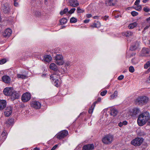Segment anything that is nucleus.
I'll list each match as a JSON object with an SVG mask.
<instances>
[{
	"mask_svg": "<svg viewBox=\"0 0 150 150\" xmlns=\"http://www.w3.org/2000/svg\"><path fill=\"white\" fill-rule=\"evenodd\" d=\"M13 120L11 119H8L7 121L6 122V124L9 125H12L13 123Z\"/></svg>",
	"mask_w": 150,
	"mask_h": 150,
	"instance_id": "4c0bfd02",
	"label": "nucleus"
},
{
	"mask_svg": "<svg viewBox=\"0 0 150 150\" xmlns=\"http://www.w3.org/2000/svg\"><path fill=\"white\" fill-rule=\"evenodd\" d=\"M86 16L87 18H90L92 17V15L91 14H88L86 15Z\"/></svg>",
	"mask_w": 150,
	"mask_h": 150,
	"instance_id": "864d4df0",
	"label": "nucleus"
},
{
	"mask_svg": "<svg viewBox=\"0 0 150 150\" xmlns=\"http://www.w3.org/2000/svg\"><path fill=\"white\" fill-rule=\"evenodd\" d=\"M67 20L65 18H63L60 20V22L61 25H63L67 23Z\"/></svg>",
	"mask_w": 150,
	"mask_h": 150,
	"instance_id": "473e14b6",
	"label": "nucleus"
},
{
	"mask_svg": "<svg viewBox=\"0 0 150 150\" xmlns=\"http://www.w3.org/2000/svg\"><path fill=\"white\" fill-rule=\"evenodd\" d=\"M11 33V30L10 28H8L3 33L2 36L4 38H8L10 36Z\"/></svg>",
	"mask_w": 150,
	"mask_h": 150,
	"instance_id": "ddd939ff",
	"label": "nucleus"
},
{
	"mask_svg": "<svg viewBox=\"0 0 150 150\" xmlns=\"http://www.w3.org/2000/svg\"><path fill=\"white\" fill-rule=\"evenodd\" d=\"M58 145H55L51 149V150H55L57 147Z\"/></svg>",
	"mask_w": 150,
	"mask_h": 150,
	"instance_id": "603ef678",
	"label": "nucleus"
},
{
	"mask_svg": "<svg viewBox=\"0 0 150 150\" xmlns=\"http://www.w3.org/2000/svg\"><path fill=\"white\" fill-rule=\"evenodd\" d=\"M94 19H97L98 18V17L97 16H94L93 17Z\"/></svg>",
	"mask_w": 150,
	"mask_h": 150,
	"instance_id": "338daca9",
	"label": "nucleus"
},
{
	"mask_svg": "<svg viewBox=\"0 0 150 150\" xmlns=\"http://www.w3.org/2000/svg\"><path fill=\"white\" fill-rule=\"evenodd\" d=\"M147 23L149 24V26H146L145 28L144 29H146L148 28L150 26V17L146 19V20Z\"/></svg>",
	"mask_w": 150,
	"mask_h": 150,
	"instance_id": "e433bc0d",
	"label": "nucleus"
},
{
	"mask_svg": "<svg viewBox=\"0 0 150 150\" xmlns=\"http://www.w3.org/2000/svg\"><path fill=\"white\" fill-rule=\"evenodd\" d=\"M12 111V107L10 106H8L7 107L5 111L4 112V114L6 117H8L11 114Z\"/></svg>",
	"mask_w": 150,
	"mask_h": 150,
	"instance_id": "4468645a",
	"label": "nucleus"
},
{
	"mask_svg": "<svg viewBox=\"0 0 150 150\" xmlns=\"http://www.w3.org/2000/svg\"><path fill=\"white\" fill-rule=\"evenodd\" d=\"M59 74L60 72L59 71H54L53 74L50 76V79L54 81L56 79H59Z\"/></svg>",
	"mask_w": 150,
	"mask_h": 150,
	"instance_id": "f8f14e48",
	"label": "nucleus"
},
{
	"mask_svg": "<svg viewBox=\"0 0 150 150\" xmlns=\"http://www.w3.org/2000/svg\"><path fill=\"white\" fill-rule=\"evenodd\" d=\"M94 148L93 144H89L84 146L83 147V150H92Z\"/></svg>",
	"mask_w": 150,
	"mask_h": 150,
	"instance_id": "2eb2a0df",
	"label": "nucleus"
},
{
	"mask_svg": "<svg viewBox=\"0 0 150 150\" xmlns=\"http://www.w3.org/2000/svg\"><path fill=\"white\" fill-rule=\"evenodd\" d=\"M140 112V109L137 108H133L131 111L130 115L132 116H135Z\"/></svg>",
	"mask_w": 150,
	"mask_h": 150,
	"instance_id": "dca6fc26",
	"label": "nucleus"
},
{
	"mask_svg": "<svg viewBox=\"0 0 150 150\" xmlns=\"http://www.w3.org/2000/svg\"><path fill=\"white\" fill-rule=\"evenodd\" d=\"M34 13L35 16L37 17H41L42 15L43 14V13L39 11H35Z\"/></svg>",
	"mask_w": 150,
	"mask_h": 150,
	"instance_id": "c85d7f7f",
	"label": "nucleus"
},
{
	"mask_svg": "<svg viewBox=\"0 0 150 150\" xmlns=\"http://www.w3.org/2000/svg\"><path fill=\"white\" fill-rule=\"evenodd\" d=\"M95 106L93 104H92L91 106V108L89 109L88 110V112L90 114H91L92 113L93 109L94 108Z\"/></svg>",
	"mask_w": 150,
	"mask_h": 150,
	"instance_id": "c9c22d12",
	"label": "nucleus"
},
{
	"mask_svg": "<svg viewBox=\"0 0 150 150\" xmlns=\"http://www.w3.org/2000/svg\"><path fill=\"white\" fill-rule=\"evenodd\" d=\"M89 20L88 19L85 20L83 22L85 23H87L89 22Z\"/></svg>",
	"mask_w": 150,
	"mask_h": 150,
	"instance_id": "bf43d9fd",
	"label": "nucleus"
},
{
	"mask_svg": "<svg viewBox=\"0 0 150 150\" xmlns=\"http://www.w3.org/2000/svg\"><path fill=\"white\" fill-rule=\"evenodd\" d=\"M143 139L142 138L137 137L131 141V144L135 146H140L142 143Z\"/></svg>",
	"mask_w": 150,
	"mask_h": 150,
	"instance_id": "20e7f679",
	"label": "nucleus"
},
{
	"mask_svg": "<svg viewBox=\"0 0 150 150\" xmlns=\"http://www.w3.org/2000/svg\"><path fill=\"white\" fill-rule=\"evenodd\" d=\"M140 1V0H136L134 3V4L135 5H139V3Z\"/></svg>",
	"mask_w": 150,
	"mask_h": 150,
	"instance_id": "3c124183",
	"label": "nucleus"
},
{
	"mask_svg": "<svg viewBox=\"0 0 150 150\" xmlns=\"http://www.w3.org/2000/svg\"><path fill=\"white\" fill-rule=\"evenodd\" d=\"M117 91H115L114 93L110 96V99H113L116 98L117 96Z\"/></svg>",
	"mask_w": 150,
	"mask_h": 150,
	"instance_id": "c756f323",
	"label": "nucleus"
},
{
	"mask_svg": "<svg viewBox=\"0 0 150 150\" xmlns=\"http://www.w3.org/2000/svg\"><path fill=\"white\" fill-rule=\"evenodd\" d=\"M107 91L106 90L104 91V96L107 93Z\"/></svg>",
	"mask_w": 150,
	"mask_h": 150,
	"instance_id": "0e129e2a",
	"label": "nucleus"
},
{
	"mask_svg": "<svg viewBox=\"0 0 150 150\" xmlns=\"http://www.w3.org/2000/svg\"><path fill=\"white\" fill-rule=\"evenodd\" d=\"M150 119V115L147 111L140 114L138 117L137 123L138 125L141 126L144 125Z\"/></svg>",
	"mask_w": 150,
	"mask_h": 150,
	"instance_id": "f257e3e1",
	"label": "nucleus"
},
{
	"mask_svg": "<svg viewBox=\"0 0 150 150\" xmlns=\"http://www.w3.org/2000/svg\"><path fill=\"white\" fill-rule=\"evenodd\" d=\"M50 68L51 69L53 70L54 71H59L58 70V68L57 65L54 63H51L50 64Z\"/></svg>",
	"mask_w": 150,
	"mask_h": 150,
	"instance_id": "a878e982",
	"label": "nucleus"
},
{
	"mask_svg": "<svg viewBox=\"0 0 150 150\" xmlns=\"http://www.w3.org/2000/svg\"><path fill=\"white\" fill-rule=\"evenodd\" d=\"M100 26V22H97L96 23H94L91 25V27L93 28H99Z\"/></svg>",
	"mask_w": 150,
	"mask_h": 150,
	"instance_id": "cd10ccee",
	"label": "nucleus"
},
{
	"mask_svg": "<svg viewBox=\"0 0 150 150\" xmlns=\"http://www.w3.org/2000/svg\"><path fill=\"white\" fill-rule=\"evenodd\" d=\"M71 23H75L77 22V19L74 17L71 18L70 20Z\"/></svg>",
	"mask_w": 150,
	"mask_h": 150,
	"instance_id": "ea45409f",
	"label": "nucleus"
},
{
	"mask_svg": "<svg viewBox=\"0 0 150 150\" xmlns=\"http://www.w3.org/2000/svg\"><path fill=\"white\" fill-rule=\"evenodd\" d=\"M17 76L18 79H25L26 77V76L25 75L20 74H17Z\"/></svg>",
	"mask_w": 150,
	"mask_h": 150,
	"instance_id": "72a5a7b5",
	"label": "nucleus"
},
{
	"mask_svg": "<svg viewBox=\"0 0 150 150\" xmlns=\"http://www.w3.org/2000/svg\"><path fill=\"white\" fill-rule=\"evenodd\" d=\"M124 78V76L123 75H121L118 78V79L119 80H122Z\"/></svg>",
	"mask_w": 150,
	"mask_h": 150,
	"instance_id": "8fccbe9b",
	"label": "nucleus"
},
{
	"mask_svg": "<svg viewBox=\"0 0 150 150\" xmlns=\"http://www.w3.org/2000/svg\"><path fill=\"white\" fill-rule=\"evenodd\" d=\"M123 125L122 122H120L118 124V125L120 127H122Z\"/></svg>",
	"mask_w": 150,
	"mask_h": 150,
	"instance_id": "4d7b16f0",
	"label": "nucleus"
},
{
	"mask_svg": "<svg viewBox=\"0 0 150 150\" xmlns=\"http://www.w3.org/2000/svg\"><path fill=\"white\" fill-rule=\"evenodd\" d=\"M122 122L124 125H126L127 124V122L126 121H123Z\"/></svg>",
	"mask_w": 150,
	"mask_h": 150,
	"instance_id": "6e6d98bb",
	"label": "nucleus"
},
{
	"mask_svg": "<svg viewBox=\"0 0 150 150\" xmlns=\"http://www.w3.org/2000/svg\"><path fill=\"white\" fill-rule=\"evenodd\" d=\"M134 9L138 11H140L142 9V6L140 5H137L134 7Z\"/></svg>",
	"mask_w": 150,
	"mask_h": 150,
	"instance_id": "58836bf2",
	"label": "nucleus"
},
{
	"mask_svg": "<svg viewBox=\"0 0 150 150\" xmlns=\"http://www.w3.org/2000/svg\"><path fill=\"white\" fill-rule=\"evenodd\" d=\"M69 3L70 6L73 7L77 6L79 5L78 2L77 0H69Z\"/></svg>",
	"mask_w": 150,
	"mask_h": 150,
	"instance_id": "f3484780",
	"label": "nucleus"
},
{
	"mask_svg": "<svg viewBox=\"0 0 150 150\" xmlns=\"http://www.w3.org/2000/svg\"><path fill=\"white\" fill-rule=\"evenodd\" d=\"M139 46V44L138 42H136L134 45H132L130 47V50H135Z\"/></svg>",
	"mask_w": 150,
	"mask_h": 150,
	"instance_id": "7c9ffc66",
	"label": "nucleus"
},
{
	"mask_svg": "<svg viewBox=\"0 0 150 150\" xmlns=\"http://www.w3.org/2000/svg\"><path fill=\"white\" fill-rule=\"evenodd\" d=\"M55 62L58 65H62L64 62L63 60V57L62 54H58L55 57Z\"/></svg>",
	"mask_w": 150,
	"mask_h": 150,
	"instance_id": "7ed1b4c3",
	"label": "nucleus"
},
{
	"mask_svg": "<svg viewBox=\"0 0 150 150\" xmlns=\"http://www.w3.org/2000/svg\"><path fill=\"white\" fill-rule=\"evenodd\" d=\"M65 65L66 66H70V63L69 62H67L65 63Z\"/></svg>",
	"mask_w": 150,
	"mask_h": 150,
	"instance_id": "13d9d810",
	"label": "nucleus"
},
{
	"mask_svg": "<svg viewBox=\"0 0 150 150\" xmlns=\"http://www.w3.org/2000/svg\"><path fill=\"white\" fill-rule=\"evenodd\" d=\"M30 105L31 107L35 109H39L40 108L41 104L39 101H33L30 103Z\"/></svg>",
	"mask_w": 150,
	"mask_h": 150,
	"instance_id": "1a4fd4ad",
	"label": "nucleus"
},
{
	"mask_svg": "<svg viewBox=\"0 0 150 150\" xmlns=\"http://www.w3.org/2000/svg\"><path fill=\"white\" fill-rule=\"evenodd\" d=\"M110 111V113L111 115L115 117L117 115L118 113L117 110L113 107H110L104 110V112H105L107 110Z\"/></svg>",
	"mask_w": 150,
	"mask_h": 150,
	"instance_id": "39448f33",
	"label": "nucleus"
},
{
	"mask_svg": "<svg viewBox=\"0 0 150 150\" xmlns=\"http://www.w3.org/2000/svg\"><path fill=\"white\" fill-rule=\"evenodd\" d=\"M14 5L15 6H18V4L16 1H14Z\"/></svg>",
	"mask_w": 150,
	"mask_h": 150,
	"instance_id": "5fc2aeb1",
	"label": "nucleus"
},
{
	"mask_svg": "<svg viewBox=\"0 0 150 150\" xmlns=\"http://www.w3.org/2000/svg\"><path fill=\"white\" fill-rule=\"evenodd\" d=\"M108 16H105L104 17V20H106L107 19H108Z\"/></svg>",
	"mask_w": 150,
	"mask_h": 150,
	"instance_id": "680f3d73",
	"label": "nucleus"
},
{
	"mask_svg": "<svg viewBox=\"0 0 150 150\" xmlns=\"http://www.w3.org/2000/svg\"><path fill=\"white\" fill-rule=\"evenodd\" d=\"M138 13L135 11H132L131 12V14L133 16H135L138 15Z\"/></svg>",
	"mask_w": 150,
	"mask_h": 150,
	"instance_id": "c03bdc74",
	"label": "nucleus"
},
{
	"mask_svg": "<svg viewBox=\"0 0 150 150\" xmlns=\"http://www.w3.org/2000/svg\"><path fill=\"white\" fill-rule=\"evenodd\" d=\"M31 98L30 93L26 92L23 94L21 97L22 101L23 102H26L29 101Z\"/></svg>",
	"mask_w": 150,
	"mask_h": 150,
	"instance_id": "423d86ee",
	"label": "nucleus"
},
{
	"mask_svg": "<svg viewBox=\"0 0 150 150\" xmlns=\"http://www.w3.org/2000/svg\"><path fill=\"white\" fill-rule=\"evenodd\" d=\"M150 66V62H148L146 63L145 64L144 68L145 69H147Z\"/></svg>",
	"mask_w": 150,
	"mask_h": 150,
	"instance_id": "37998d69",
	"label": "nucleus"
},
{
	"mask_svg": "<svg viewBox=\"0 0 150 150\" xmlns=\"http://www.w3.org/2000/svg\"><path fill=\"white\" fill-rule=\"evenodd\" d=\"M105 4L106 6H113L114 4L115 0H105Z\"/></svg>",
	"mask_w": 150,
	"mask_h": 150,
	"instance_id": "5701e85b",
	"label": "nucleus"
},
{
	"mask_svg": "<svg viewBox=\"0 0 150 150\" xmlns=\"http://www.w3.org/2000/svg\"><path fill=\"white\" fill-rule=\"evenodd\" d=\"M138 25V24L137 22H134L129 24L128 27L129 29H132L137 27Z\"/></svg>",
	"mask_w": 150,
	"mask_h": 150,
	"instance_id": "393cba45",
	"label": "nucleus"
},
{
	"mask_svg": "<svg viewBox=\"0 0 150 150\" xmlns=\"http://www.w3.org/2000/svg\"><path fill=\"white\" fill-rule=\"evenodd\" d=\"M68 134V132L67 130H62L57 134V138L59 139H63L67 136Z\"/></svg>",
	"mask_w": 150,
	"mask_h": 150,
	"instance_id": "0eeeda50",
	"label": "nucleus"
},
{
	"mask_svg": "<svg viewBox=\"0 0 150 150\" xmlns=\"http://www.w3.org/2000/svg\"><path fill=\"white\" fill-rule=\"evenodd\" d=\"M122 35L123 36H125L126 37H130L133 35V33L130 31H127L126 32H124L122 33Z\"/></svg>",
	"mask_w": 150,
	"mask_h": 150,
	"instance_id": "b1692460",
	"label": "nucleus"
},
{
	"mask_svg": "<svg viewBox=\"0 0 150 150\" xmlns=\"http://www.w3.org/2000/svg\"><path fill=\"white\" fill-rule=\"evenodd\" d=\"M12 93L10 96L11 99L12 100H13L15 99H18L19 98L20 96V94L19 91H16L14 89Z\"/></svg>",
	"mask_w": 150,
	"mask_h": 150,
	"instance_id": "6e6552de",
	"label": "nucleus"
},
{
	"mask_svg": "<svg viewBox=\"0 0 150 150\" xmlns=\"http://www.w3.org/2000/svg\"><path fill=\"white\" fill-rule=\"evenodd\" d=\"M149 50L148 49L144 48L141 51L140 55L142 56H147L149 53Z\"/></svg>",
	"mask_w": 150,
	"mask_h": 150,
	"instance_id": "6ab92c4d",
	"label": "nucleus"
},
{
	"mask_svg": "<svg viewBox=\"0 0 150 150\" xmlns=\"http://www.w3.org/2000/svg\"><path fill=\"white\" fill-rule=\"evenodd\" d=\"M113 137L111 135H108L104 137V144L110 143L113 140Z\"/></svg>",
	"mask_w": 150,
	"mask_h": 150,
	"instance_id": "9b49d317",
	"label": "nucleus"
},
{
	"mask_svg": "<svg viewBox=\"0 0 150 150\" xmlns=\"http://www.w3.org/2000/svg\"><path fill=\"white\" fill-rule=\"evenodd\" d=\"M148 98L145 96L138 97L135 101L136 103L138 105H143L146 103L148 101Z\"/></svg>",
	"mask_w": 150,
	"mask_h": 150,
	"instance_id": "f03ea898",
	"label": "nucleus"
},
{
	"mask_svg": "<svg viewBox=\"0 0 150 150\" xmlns=\"http://www.w3.org/2000/svg\"><path fill=\"white\" fill-rule=\"evenodd\" d=\"M6 62V60L5 59L0 60V64H3Z\"/></svg>",
	"mask_w": 150,
	"mask_h": 150,
	"instance_id": "a18cd8bd",
	"label": "nucleus"
},
{
	"mask_svg": "<svg viewBox=\"0 0 150 150\" xmlns=\"http://www.w3.org/2000/svg\"><path fill=\"white\" fill-rule=\"evenodd\" d=\"M6 104V102L5 100H0V110H3L5 108Z\"/></svg>",
	"mask_w": 150,
	"mask_h": 150,
	"instance_id": "412c9836",
	"label": "nucleus"
},
{
	"mask_svg": "<svg viewBox=\"0 0 150 150\" xmlns=\"http://www.w3.org/2000/svg\"><path fill=\"white\" fill-rule=\"evenodd\" d=\"M61 83V80L60 78H59V79L55 80L54 82V85L55 86L58 87L60 86Z\"/></svg>",
	"mask_w": 150,
	"mask_h": 150,
	"instance_id": "bb28decb",
	"label": "nucleus"
},
{
	"mask_svg": "<svg viewBox=\"0 0 150 150\" xmlns=\"http://www.w3.org/2000/svg\"><path fill=\"white\" fill-rule=\"evenodd\" d=\"M149 0H143V2L144 3H146L147 1Z\"/></svg>",
	"mask_w": 150,
	"mask_h": 150,
	"instance_id": "69168bd1",
	"label": "nucleus"
},
{
	"mask_svg": "<svg viewBox=\"0 0 150 150\" xmlns=\"http://www.w3.org/2000/svg\"><path fill=\"white\" fill-rule=\"evenodd\" d=\"M129 72L133 73L134 71V69L133 66H131L129 67Z\"/></svg>",
	"mask_w": 150,
	"mask_h": 150,
	"instance_id": "79ce46f5",
	"label": "nucleus"
},
{
	"mask_svg": "<svg viewBox=\"0 0 150 150\" xmlns=\"http://www.w3.org/2000/svg\"><path fill=\"white\" fill-rule=\"evenodd\" d=\"M68 11V8H65L64 9L63 11H61L60 12V14L61 15H62L66 13Z\"/></svg>",
	"mask_w": 150,
	"mask_h": 150,
	"instance_id": "f704fd0d",
	"label": "nucleus"
},
{
	"mask_svg": "<svg viewBox=\"0 0 150 150\" xmlns=\"http://www.w3.org/2000/svg\"><path fill=\"white\" fill-rule=\"evenodd\" d=\"M77 11L78 13H81L83 12L84 11L81 9L79 7L77 8Z\"/></svg>",
	"mask_w": 150,
	"mask_h": 150,
	"instance_id": "49530a36",
	"label": "nucleus"
},
{
	"mask_svg": "<svg viewBox=\"0 0 150 150\" xmlns=\"http://www.w3.org/2000/svg\"><path fill=\"white\" fill-rule=\"evenodd\" d=\"M34 150H40V148L36 147L34 149Z\"/></svg>",
	"mask_w": 150,
	"mask_h": 150,
	"instance_id": "e2e57ef3",
	"label": "nucleus"
},
{
	"mask_svg": "<svg viewBox=\"0 0 150 150\" xmlns=\"http://www.w3.org/2000/svg\"><path fill=\"white\" fill-rule=\"evenodd\" d=\"M143 10L146 12H148L150 11V9L147 7H145L143 8Z\"/></svg>",
	"mask_w": 150,
	"mask_h": 150,
	"instance_id": "09e8293b",
	"label": "nucleus"
},
{
	"mask_svg": "<svg viewBox=\"0 0 150 150\" xmlns=\"http://www.w3.org/2000/svg\"><path fill=\"white\" fill-rule=\"evenodd\" d=\"M2 9L3 10V12L5 13H9L10 11V8L8 5H5L3 4L2 6Z\"/></svg>",
	"mask_w": 150,
	"mask_h": 150,
	"instance_id": "aec40b11",
	"label": "nucleus"
},
{
	"mask_svg": "<svg viewBox=\"0 0 150 150\" xmlns=\"http://www.w3.org/2000/svg\"><path fill=\"white\" fill-rule=\"evenodd\" d=\"M100 95L102 96H103V91L101 92V93H100Z\"/></svg>",
	"mask_w": 150,
	"mask_h": 150,
	"instance_id": "774afa93",
	"label": "nucleus"
},
{
	"mask_svg": "<svg viewBox=\"0 0 150 150\" xmlns=\"http://www.w3.org/2000/svg\"><path fill=\"white\" fill-rule=\"evenodd\" d=\"M76 9L75 8H71L70 10L68 12L69 13L71 14L74 13L75 10Z\"/></svg>",
	"mask_w": 150,
	"mask_h": 150,
	"instance_id": "de8ad7c7",
	"label": "nucleus"
},
{
	"mask_svg": "<svg viewBox=\"0 0 150 150\" xmlns=\"http://www.w3.org/2000/svg\"><path fill=\"white\" fill-rule=\"evenodd\" d=\"M1 139L2 141H4L6 138V134L4 131L3 132L2 134L1 135Z\"/></svg>",
	"mask_w": 150,
	"mask_h": 150,
	"instance_id": "2f4dec72",
	"label": "nucleus"
},
{
	"mask_svg": "<svg viewBox=\"0 0 150 150\" xmlns=\"http://www.w3.org/2000/svg\"><path fill=\"white\" fill-rule=\"evenodd\" d=\"M13 90L11 87H6L4 90L3 93L6 96H10L13 93Z\"/></svg>",
	"mask_w": 150,
	"mask_h": 150,
	"instance_id": "9d476101",
	"label": "nucleus"
},
{
	"mask_svg": "<svg viewBox=\"0 0 150 150\" xmlns=\"http://www.w3.org/2000/svg\"><path fill=\"white\" fill-rule=\"evenodd\" d=\"M146 81L147 82H148L149 83H150V75L149 76L148 79Z\"/></svg>",
	"mask_w": 150,
	"mask_h": 150,
	"instance_id": "052dcab7",
	"label": "nucleus"
},
{
	"mask_svg": "<svg viewBox=\"0 0 150 150\" xmlns=\"http://www.w3.org/2000/svg\"><path fill=\"white\" fill-rule=\"evenodd\" d=\"M1 79L2 81L6 83H10L11 78L8 76L4 75L1 78Z\"/></svg>",
	"mask_w": 150,
	"mask_h": 150,
	"instance_id": "a211bd4d",
	"label": "nucleus"
},
{
	"mask_svg": "<svg viewBox=\"0 0 150 150\" xmlns=\"http://www.w3.org/2000/svg\"><path fill=\"white\" fill-rule=\"evenodd\" d=\"M52 59V57L49 55H46L44 56L43 60L45 62H50Z\"/></svg>",
	"mask_w": 150,
	"mask_h": 150,
	"instance_id": "4be33fe9",
	"label": "nucleus"
},
{
	"mask_svg": "<svg viewBox=\"0 0 150 150\" xmlns=\"http://www.w3.org/2000/svg\"><path fill=\"white\" fill-rule=\"evenodd\" d=\"M101 98H100L99 97L98 98L97 100H96L95 102H94L93 104V105H94V106H95L96 104V103H99L101 101Z\"/></svg>",
	"mask_w": 150,
	"mask_h": 150,
	"instance_id": "a19ab883",
	"label": "nucleus"
}]
</instances>
